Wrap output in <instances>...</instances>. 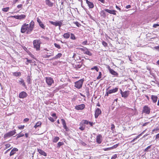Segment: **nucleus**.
I'll return each instance as SVG.
<instances>
[{"instance_id": "nucleus-1", "label": "nucleus", "mask_w": 159, "mask_h": 159, "mask_svg": "<svg viewBox=\"0 0 159 159\" xmlns=\"http://www.w3.org/2000/svg\"><path fill=\"white\" fill-rule=\"evenodd\" d=\"M34 27V22L33 20H31L30 24H24L21 26L20 32L22 33L30 34L33 31Z\"/></svg>"}, {"instance_id": "nucleus-2", "label": "nucleus", "mask_w": 159, "mask_h": 159, "mask_svg": "<svg viewBox=\"0 0 159 159\" xmlns=\"http://www.w3.org/2000/svg\"><path fill=\"white\" fill-rule=\"evenodd\" d=\"M16 133V130L14 129L5 134L4 135L3 137L5 139H7L11 136L14 135Z\"/></svg>"}, {"instance_id": "nucleus-3", "label": "nucleus", "mask_w": 159, "mask_h": 159, "mask_svg": "<svg viewBox=\"0 0 159 159\" xmlns=\"http://www.w3.org/2000/svg\"><path fill=\"white\" fill-rule=\"evenodd\" d=\"M84 80L83 79H81L79 80L75 83V87L78 89L82 88Z\"/></svg>"}, {"instance_id": "nucleus-4", "label": "nucleus", "mask_w": 159, "mask_h": 159, "mask_svg": "<svg viewBox=\"0 0 159 159\" xmlns=\"http://www.w3.org/2000/svg\"><path fill=\"white\" fill-rule=\"evenodd\" d=\"M33 44L34 48L36 51H39L40 50V42L39 40H35L33 41Z\"/></svg>"}, {"instance_id": "nucleus-5", "label": "nucleus", "mask_w": 159, "mask_h": 159, "mask_svg": "<svg viewBox=\"0 0 159 159\" xmlns=\"http://www.w3.org/2000/svg\"><path fill=\"white\" fill-rule=\"evenodd\" d=\"M46 82L49 86H50L54 83L53 78L51 77H46L45 78Z\"/></svg>"}, {"instance_id": "nucleus-6", "label": "nucleus", "mask_w": 159, "mask_h": 159, "mask_svg": "<svg viewBox=\"0 0 159 159\" xmlns=\"http://www.w3.org/2000/svg\"><path fill=\"white\" fill-rule=\"evenodd\" d=\"M49 23H51V24L52 25H54L55 26H58L59 28H60L61 27L63 23V20H61L60 21H59L57 22H53L52 21H49Z\"/></svg>"}, {"instance_id": "nucleus-7", "label": "nucleus", "mask_w": 159, "mask_h": 159, "mask_svg": "<svg viewBox=\"0 0 159 159\" xmlns=\"http://www.w3.org/2000/svg\"><path fill=\"white\" fill-rule=\"evenodd\" d=\"M14 18L18 20H23L26 17V15L24 14H21L20 15L14 16H12Z\"/></svg>"}, {"instance_id": "nucleus-8", "label": "nucleus", "mask_w": 159, "mask_h": 159, "mask_svg": "<svg viewBox=\"0 0 159 159\" xmlns=\"http://www.w3.org/2000/svg\"><path fill=\"white\" fill-rule=\"evenodd\" d=\"M37 21L39 23V26L42 29H44L45 28V26L39 17L37 18Z\"/></svg>"}, {"instance_id": "nucleus-9", "label": "nucleus", "mask_w": 159, "mask_h": 159, "mask_svg": "<svg viewBox=\"0 0 159 159\" xmlns=\"http://www.w3.org/2000/svg\"><path fill=\"white\" fill-rule=\"evenodd\" d=\"M27 95V93L25 92L22 91L19 93V97L20 98H26Z\"/></svg>"}, {"instance_id": "nucleus-10", "label": "nucleus", "mask_w": 159, "mask_h": 159, "mask_svg": "<svg viewBox=\"0 0 159 159\" xmlns=\"http://www.w3.org/2000/svg\"><path fill=\"white\" fill-rule=\"evenodd\" d=\"M102 111L101 110L98 108H97L95 111V117L97 118L99 115L101 113Z\"/></svg>"}, {"instance_id": "nucleus-11", "label": "nucleus", "mask_w": 159, "mask_h": 159, "mask_svg": "<svg viewBox=\"0 0 159 159\" xmlns=\"http://www.w3.org/2000/svg\"><path fill=\"white\" fill-rule=\"evenodd\" d=\"M107 68L110 73L112 75L114 76H117L118 75V74L113 70L111 69L109 66L107 67Z\"/></svg>"}, {"instance_id": "nucleus-12", "label": "nucleus", "mask_w": 159, "mask_h": 159, "mask_svg": "<svg viewBox=\"0 0 159 159\" xmlns=\"http://www.w3.org/2000/svg\"><path fill=\"white\" fill-rule=\"evenodd\" d=\"M85 107V105L84 104H81L77 105L75 107V108L77 110H82Z\"/></svg>"}, {"instance_id": "nucleus-13", "label": "nucleus", "mask_w": 159, "mask_h": 159, "mask_svg": "<svg viewBox=\"0 0 159 159\" xmlns=\"http://www.w3.org/2000/svg\"><path fill=\"white\" fill-rule=\"evenodd\" d=\"M143 112L147 114L150 113V109L147 106H145L143 108Z\"/></svg>"}, {"instance_id": "nucleus-14", "label": "nucleus", "mask_w": 159, "mask_h": 159, "mask_svg": "<svg viewBox=\"0 0 159 159\" xmlns=\"http://www.w3.org/2000/svg\"><path fill=\"white\" fill-rule=\"evenodd\" d=\"M120 93L122 97L126 98L128 97L129 94V91H125L124 92L121 91Z\"/></svg>"}, {"instance_id": "nucleus-15", "label": "nucleus", "mask_w": 159, "mask_h": 159, "mask_svg": "<svg viewBox=\"0 0 159 159\" xmlns=\"http://www.w3.org/2000/svg\"><path fill=\"white\" fill-rule=\"evenodd\" d=\"M102 136L99 134L97 136L96 138V142L98 144H100L102 142Z\"/></svg>"}, {"instance_id": "nucleus-16", "label": "nucleus", "mask_w": 159, "mask_h": 159, "mask_svg": "<svg viewBox=\"0 0 159 159\" xmlns=\"http://www.w3.org/2000/svg\"><path fill=\"white\" fill-rule=\"evenodd\" d=\"M85 0L89 8L92 9L93 8L94 6V4L92 2H89L88 0Z\"/></svg>"}, {"instance_id": "nucleus-17", "label": "nucleus", "mask_w": 159, "mask_h": 159, "mask_svg": "<svg viewBox=\"0 0 159 159\" xmlns=\"http://www.w3.org/2000/svg\"><path fill=\"white\" fill-rule=\"evenodd\" d=\"M157 97L156 95H152L151 96V99L153 103H156L157 100Z\"/></svg>"}, {"instance_id": "nucleus-18", "label": "nucleus", "mask_w": 159, "mask_h": 159, "mask_svg": "<svg viewBox=\"0 0 159 159\" xmlns=\"http://www.w3.org/2000/svg\"><path fill=\"white\" fill-rule=\"evenodd\" d=\"M45 3L49 7H52L53 6L54 3L51 2L50 0H45Z\"/></svg>"}, {"instance_id": "nucleus-19", "label": "nucleus", "mask_w": 159, "mask_h": 159, "mask_svg": "<svg viewBox=\"0 0 159 159\" xmlns=\"http://www.w3.org/2000/svg\"><path fill=\"white\" fill-rule=\"evenodd\" d=\"M19 83L20 84L22 85L25 88H26V85L24 82V80L23 79L21 78L20 79V80H19Z\"/></svg>"}, {"instance_id": "nucleus-20", "label": "nucleus", "mask_w": 159, "mask_h": 159, "mask_svg": "<svg viewBox=\"0 0 159 159\" xmlns=\"http://www.w3.org/2000/svg\"><path fill=\"white\" fill-rule=\"evenodd\" d=\"M61 121H62V124L64 128L66 129V131H68V129L66 125V124L65 121L64 119H61Z\"/></svg>"}, {"instance_id": "nucleus-21", "label": "nucleus", "mask_w": 159, "mask_h": 159, "mask_svg": "<svg viewBox=\"0 0 159 159\" xmlns=\"http://www.w3.org/2000/svg\"><path fill=\"white\" fill-rule=\"evenodd\" d=\"M61 121H62V124L64 128L66 129V131H68V129L66 125V124L65 121L64 119H61Z\"/></svg>"}, {"instance_id": "nucleus-22", "label": "nucleus", "mask_w": 159, "mask_h": 159, "mask_svg": "<svg viewBox=\"0 0 159 159\" xmlns=\"http://www.w3.org/2000/svg\"><path fill=\"white\" fill-rule=\"evenodd\" d=\"M61 121H62V124L64 128L66 129V131H68V129L66 125V124L65 121L64 119H61Z\"/></svg>"}, {"instance_id": "nucleus-23", "label": "nucleus", "mask_w": 159, "mask_h": 159, "mask_svg": "<svg viewBox=\"0 0 159 159\" xmlns=\"http://www.w3.org/2000/svg\"><path fill=\"white\" fill-rule=\"evenodd\" d=\"M18 151V150L16 148H14L11 151V152L10 154V156H11L14 154L16 152H17Z\"/></svg>"}, {"instance_id": "nucleus-24", "label": "nucleus", "mask_w": 159, "mask_h": 159, "mask_svg": "<svg viewBox=\"0 0 159 159\" xmlns=\"http://www.w3.org/2000/svg\"><path fill=\"white\" fill-rule=\"evenodd\" d=\"M105 11H106L108 12V13H109L110 14H112L114 15H116V11L115 10H109L108 9H105Z\"/></svg>"}, {"instance_id": "nucleus-25", "label": "nucleus", "mask_w": 159, "mask_h": 159, "mask_svg": "<svg viewBox=\"0 0 159 159\" xmlns=\"http://www.w3.org/2000/svg\"><path fill=\"white\" fill-rule=\"evenodd\" d=\"M38 151L41 155H43L45 157L47 156V154L45 152L42 150L40 149H38Z\"/></svg>"}, {"instance_id": "nucleus-26", "label": "nucleus", "mask_w": 159, "mask_h": 159, "mask_svg": "<svg viewBox=\"0 0 159 159\" xmlns=\"http://www.w3.org/2000/svg\"><path fill=\"white\" fill-rule=\"evenodd\" d=\"M84 53L89 56H92V53L89 51V49L87 48H86L85 52H84Z\"/></svg>"}, {"instance_id": "nucleus-27", "label": "nucleus", "mask_w": 159, "mask_h": 159, "mask_svg": "<svg viewBox=\"0 0 159 159\" xmlns=\"http://www.w3.org/2000/svg\"><path fill=\"white\" fill-rule=\"evenodd\" d=\"M118 90V88H115L114 89H111L109 90V93H110V94H111L113 93H115Z\"/></svg>"}, {"instance_id": "nucleus-28", "label": "nucleus", "mask_w": 159, "mask_h": 159, "mask_svg": "<svg viewBox=\"0 0 159 159\" xmlns=\"http://www.w3.org/2000/svg\"><path fill=\"white\" fill-rule=\"evenodd\" d=\"M13 75L16 77H19L21 75L20 72H14L12 73Z\"/></svg>"}, {"instance_id": "nucleus-29", "label": "nucleus", "mask_w": 159, "mask_h": 159, "mask_svg": "<svg viewBox=\"0 0 159 159\" xmlns=\"http://www.w3.org/2000/svg\"><path fill=\"white\" fill-rule=\"evenodd\" d=\"M105 11L104 10L101 11L100 12L101 16L103 17L104 18H105L106 16V15Z\"/></svg>"}, {"instance_id": "nucleus-30", "label": "nucleus", "mask_w": 159, "mask_h": 159, "mask_svg": "<svg viewBox=\"0 0 159 159\" xmlns=\"http://www.w3.org/2000/svg\"><path fill=\"white\" fill-rule=\"evenodd\" d=\"M63 36L65 39L69 38L70 36V33L68 32L64 34L63 35Z\"/></svg>"}, {"instance_id": "nucleus-31", "label": "nucleus", "mask_w": 159, "mask_h": 159, "mask_svg": "<svg viewBox=\"0 0 159 159\" xmlns=\"http://www.w3.org/2000/svg\"><path fill=\"white\" fill-rule=\"evenodd\" d=\"M60 138L58 137H55L53 139V142L54 143L57 142L59 139Z\"/></svg>"}, {"instance_id": "nucleus-32", "label": "nucleus", "mask_w": 159, "mask_h": 159, "mask_svg": "<svg viewBox=\"0 0 159 159\" xmlns=\"http://www.w3.org/2000/svg\"><path fill=\"white\" fill-rule=\"evenodd\" d=\"M41 122L40 121H39L37 122L35 125L34 126V127L35 128H37L38 127H40L41 126Z\"/></svg>"}, {"instance_id": "nucleus-33", "label": "nucleus", "mask_w": 159, "mask_h": 159, "mask_svg": "<svg viewBox=\"0 0 159 159\" xmlns=\"http://www.w3.org/2000/svg\"><path fill=\"white\" fill-rule=\"evenodd\" d=\"M24 134L23 133H22L21 132L19 133V134H17L16 136V139H18V138H20L21 137H23L24 136Z\"/></svg>"}, {"instance_id": "nucleus-34", "label": "nucleus", "mask_w": 159, "mask_h": 159, "mask_svg": "<svg viewBox=\"0 0 159 159\" xmlns=\"http://www.w3.org/2000/svg\"><path fill=\"white\" fill-rule=\"evenodd\" d=\"M62 54L61 53H58L54 57V58L55 59H57L60 58L62 56Z\"/></svg>"}, {"instance_id": "nucleus-35", "label": "nucleus", "mask_w": 159, "mask_h": 159, "mask_svg": "<svg viewBox=\"0 0 159 159\" xmlns=\"http://www.w3.org/2000/svg\"><path fill=\"white\" fill-rule=\"evenodd\" d=\"M89 123V122L87 120H83L81 122V123L82 124L88 125Z\"/></svg>"}, {"instance_id": "nucleus-36", "label": "nucleus", "mask_w": 159, "mask_h": 159, "mask_svg": "<svg viewBox=\"0 0 159 159\" xmlns=\"http://www.w3.org/2000/svg\"><path fill=\"white\" fill-rule=\"evenodd\" d=\"M30 80L31 79L30 76H27V77L26 82L28 83V84H30Z\"/></svg>"}, {"instance_id": "nucleus-37", "label": "nucleus", "mask_w": 159, "mask_h": 159, "mask_svg": "<svg viewBox=\"0 0 159 159\" xmlns=\"http://www.w3.org/2000/svg\"><path fill=\"white\" fill-rule=\"evenodd\" d=\"M9 9V7H7L2 9V11L4 12H7L8 11Z\"/></svg>"}, {"instance_id": "nucleus-38", "label": "nucleus", "mask_w": 159, "mask_h": 159, "mask_svg": "<svg viewBox=\"0 0 159 159\" xmlns=\"http://www.w3.org/2000/svg\"><path fill=\"white\" fill-rule=\"evenodd\" d=\"M91 70H93L94 69L95 70L97 71L98 72L99 70V69L98 68L97 66H94L93 67H92L91 68Z\"/></svg>"}, {"instance_id": "nucleus-39", "label": "nucleus", "mask_w": 159, "mask_h": 159, "mask_svg": "<svg viewBox=\"0 0 159 159\" xmlns=\"http://www.w3.org/2000/svg\"><path fill=\"white\" fill-rule=\"evenodd\" d=\"M64 143L63 142H59L57 143V147L59 148L61 146L63 145Z\"/></svg>"}, {"instance_id": "nucleus-40", "label": "nucleus", "mask_w": 159, "mask_h": 159, "mask_svg": "<svg viewBox=\"0 0 159 159\" xmlns=\"http://www.w3.org/2000/svg\"><path fill=\"white\" fill-rule=\"evenodd\" d=\"M53 55H47V54L44 55L43 56V57L44 58H48L49 57Z\"/></svg>"}, {"instance_id": "nucleus-41", "label": "nucleus", "mask_w": 159, "mask_h": 159, "mask_svg": "<svg viewBox=\"0 0 159 159\" xmlns=\"http://www.w3.org/2000/svg\"><path fill=\"white\" fill-rule=\"evenodd\" d=\"M70 39L73 40H74L75 39V36L72 33L71 34Z\"/></svg>"}, {"instance_id": "nucleus-42", "label": "nucleus", "mask_w": 159, "mask_h": 159, "mask_svg": "<svg viewBox=\"0 0 159 159\" xmlns=\"http://www.w3.org/2000/svg\"><path fill=\"white\" fill-rule=\"evenodd\" d=\"M102 45L105 47H106L107 46V43L105 41H103L102 42Z\"/></svg>"}, {"instance_id": "nucleus-43", "label": "nucleus", "mask_w": 159, "mask_h": 159, "mask_svg": "<svg viewBox=\"0 0 159 159\" xmlns=\"http://www.w3.org/2000/svg\"><path fill=\"white\" fill-rule=\"evenodd\" d=\"M74 23L78 27L81 26V25L77 21L74 22Z\"/></svg>"}, {"instance_id": "nucleus-44", "label": "nucleus", "mask_w": 159, "mask_h": 159, "mask_svg": "<svg viewBox=\"0 0 159 159\" xmlns=\"http://www.w3.org/2000/svg\"><path fill=\"white\" fill-rule=\"evenodd\" d=\"M54 45L58 49H60L61 48V46L59 44L55 43Z\"/></svg>"}, {"instance_id": "nucleus-45", "label": "nucleus", "mask_w": 159, "mask_h": 159, "mask_svg": "<svg viewBox=\"0 0 159 159\" xmlns=\"http://www.w3.org/2000/svg\"><path fill=\"white\" fill-rule=\"evenodd\" d=\"M151 146H152V145H150V146H148L145 149L144 151L145 152H148V150L150 148H151Z\"/></svg>"}, {"instance_id": "nucleus-46", "label": "nucleus", "mask_w": 159, "mask_h": 159, "mask_svg": "<svg viewBox=\"0 0 159 159\" xmlns=\"http://www.w3.org/2000/svg\"><path fill=\"white\" fill-rule=\"evenodd\" d=\"M115 126L113 124L111 125V130L112 131H114L115 130Z\"/></svg>"}, {"instance_id": "nucleus-47", "label": "nucleus", "mask_w": 159, "mask_h": 159, "mask_svg": "<svg viewBox=\"0 0 159 159\" xmlns=\"http://www.w3.org/2000/svg\"><path fill=\"white\" fill-rule=\"evenodd\" d=\"M83 47V48H79V49L81 51H83L84 52H85L87 48L86 47Z\"/></svg>"}, {"instance_id": "nucleus-48", "label": "nucleus", "mask_w": 159, "mask_h": 159, "mask_svg": "<svg viewBox=\"0 0 159 159\" xmlns=\"http://www.w3.org/2000/svg\"><path fill=\"white\" fill-rule=\"evenodd\" d=\"M102 77V73L101 72H99V75L97 77V79H99L101 78Z\"/></svg>"}, {"instance_id": "nucleus-49", "label": "nucleus", "mask_w": 159, "mask_h": 159, "mask_svg": "<svg viewBox=\"0 0 159 159\" xmlns=\"http://www.w3.org/2000/svg\"><path fill=\"white\" fill-rule=\"evenodd\" d=\"M108 89H109V88H108L106 89L107 92L105 94V96H108L109 94H110V93H109V91H107Z\"/></svg>"}, {"instance_id": "nucleus-50", "label": "nucleus", "mask_w": 159, "mask_h": 159, "mask_svg": "<svg viewBox=\"0 0 159 159\" xmlns=\"http://www.w3.org/2000/svg\"><path fill=\"white\" fill-rule=\"evenodd\" d=\"M24 125H20L18 127V128L19 129H23L24 128Z\"/></svg>"}, {"instance_id": "nucleus-51", "label": "nucleus", "mask_w": 159, "mask_h": 159, "mask_svg": "<svg viewBox=\"0 0 159 159\" xmlns=\"http://www.w3.org/2000/svg\"><path fill=\"white\" fill-rule=\"evenodd\" d=\"M48 119L50 121H51L52 122H53L54 121V120L51 117H49Z\"/></svg>"}, {"instance_id": "nucleus-52", "label": "nucleus", "mask_w": 159, "mask_h": 159, "mask_svg": "<svg viewBox=\"0 0 159 159\" xmlns=\"http://www.w3.org/2000/svg\"><path fill=\"white\" fill-rule=\"evenodd\" d=\"M87 43L88 41L87 40L84 41L82 42V44L84 45H87Z\"/></svg>"}, {"instance_id": "nucleus-53", "label": "nucleus", "mask_w": 159, "mask_h": 159, "mask_svg": "<svg viewBox=\"0 0 159 159\" xmlns=\"http://www.w3.org/2000/svg\"><path fill=\"white\" fill-rule=\"evenodd\" d=\"M22 6L23 5L22 4H20L18 5L17 6V7L18 8H22Z\"/></svg>"}, {"instance_id": "nucleus-54", "label": "nucleus", "mask_w": 159, "mask_h": 159, "mask_svg": "<svg viewBox=\"0 0 159 159\" xmlns=\"http://www.w3.org/2000/svg\"><path fill=\"white\" fill-rule=\"evenodd\" d=\"M5 146H6V148H8L10 147L11 145L10 144L8 143V144H6L5 145Z\"/></svg>"}, {"instance_id": "nucleus-55", "label": "nucleus", "mask_w": 159, "mask_h": 159, "mask_svg": "<svg viewBox=\"0 0 159 159\" xmlns=\"http://www.w3.org/2000/svg\"><path fill=\"white\" fill-rule=\"evenodd\" d=\"M157 26H159L158 24H154L153 25V27L155 28H157Z\"/></svg>"}, {"instance_id": "nucleus-56", "label": "nucleus", "mask_w": 159, "mask_h": 159, "mask_svg": "<svg viewBox=\"0 0 159 159\" xmlns=\"http://www.w3.org/2000/svg\"><path fill=\"white\" fill-rule=\"evenodd\" d=\"M85 91L86 93L88 95L89 94V89L88 88H86V89Z\"/></svg>"}, {"instance_id": "nucleus-57", "label": "nucleus", "mask_w": 159, "mask_h": 159, "mask_svg": "<svg viewBox=\"0 0 159 159\" xmlns=\"http://www.w3.org/2000/svg\"><path fill=\"white\" fill-rule=\"evenodd\" d=\"M117 157V155L115 154L111 157V159H115Z\"/></svg>"}, {"instance_id": "nucleus-58", "label": "nucleus", "mask_w": 159, "mask_h": 159, "mask_svg": "<svg viewBox=\"0 0 159 159\" xmlns=\"http://www.w3.org/2000/svg\"><path fill=\"white\" fill-rule=\"evenodd\" d=\"M154 48L158 51H159V45L155 47Z\"/></svg>"}, {"instance_id": "nucleus-59", "label": "nucleus", "mask_w": 159, "mask_h": 159, "mask_svg": "<svg viewBox=\"0 0 159 159\" xmlns=\"http://www.w3.org/2000/svg\"><path fill=\"white\" fill-rule=\"evenodd\" d=\"M149 123V122H147L143 124L142 126H146Z\"/></svg>"}, {"instance_id": "nucleus-60", "label": "nucleus", "mask_w": 159, "mask_h": 159, "mask_svg": "<svg viewBox=\"0 0 159 159\" xmlns=\"http://www.w3.org/2000/svg\"><path fill=\"white\" fill-rule=\"evenodd\" d=\"M143 134V133H141V134H139L138 135L137 137V138L138 139Z\"/></svg>"}, {"instance_id": "nucleus-61", "label": "nucleus", "mask_w": 159, "mask_h": 159, "mask_svg": "<svg viewBox=\"0 0 159 159\" xmlns=\"http://www.w3.org/2000/svg\"><path fill=\"white\" fill-rule=\"evenodd\" d=\"M79 129L81 130H83L84 129V127L83 126H81L79 128Z\"/></svg>"}, {"instance_id": "nucleus-62", "label": "nucleus", "mask_w": 159, "mask_h": 159, "mask_svg": "<svg viewBox=\"0 0 159 159\" xmlns=\"http://www.w3.org/2000/svg\"><path fill=\"white\" fill-rule=\"evenodd\" d=\"M137 139V137H136L135 138H134V139H133L131 142V143H132L134 142Z\"/></svg>"}, {"instance_id": "nucleus-63", "label": "nucleus", "mask_w": 159, "mask_h": 159, "mask_svg": "<svg viewBox=\"0 0 159 159\" xmlns=\"http://www.w3.org/2000/svg\"><path fill=\"white\" fill-rule=\"evenodd\" d=\"M118 146V144H116L114 145L113 147H112V148H116Z\"/></svg>"}, {"instance_id": "nucleus-64", "label": "nucleus", "mask_w": 159, "mask_h": 159, "mask_svg": "<svg viewBox=\"0 0 159 159\" xmlns=\"http://www.w3.org/2000/svg\"><path fill=\"white\" fill-rule=\"evenodd\" d=\"M99 1H100L102 3H104L105 2V0H98Z\"/></svg>"}]
</instances>
